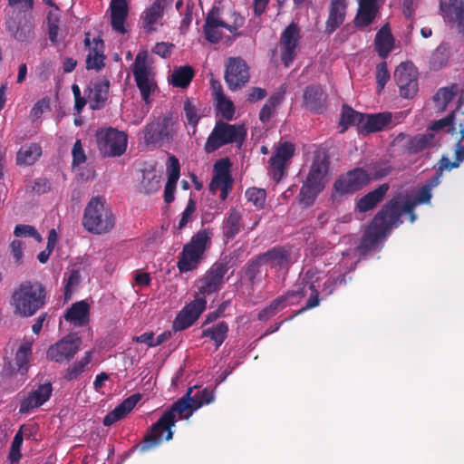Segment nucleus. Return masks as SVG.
Masks as SVG:
<instances>
[{"instance_id":"obj_1","label":"nucleus","mask_w":464,"mask_h":464,"mask_svg":"<svg viewBox=\"0 0 464 464\" xmlns=\"http://www.w3.org/2000/svg\"><path fill=\"white\" fill-rule=\"evenodd\" d=\"M194 388H189L186 395L174 402L148 430L142 443L133 446L128 453L130 454L137 450L145 452L160 446L164 440L167 441L172 440L173 431L171 429L177 421L176 415H179V419H188L197 410L194 409V403L190 400Z\"/></svg>"},{"instance_id":"obj_2","label":"nucleus","mask_w":464,"mask_h":464,"mask_svg":"<svg viewBox=\"0 0 464 464\" xmlns=\"http://www.w3.org/2000/svg\"><path fill=\"white\" fill-rule=\"evenodd\" d=\"M416 206L415 203L410 200L401 205L399 198H392L382 207L372 218L362 237L361 246L366 249L374 247L388 231L402 223L401 217L403 214H407L409 221L413 223L417 219L414 212Z\"/></svg>"},{"instance_id":"obj_3","label":"nucleus","mask_w":464,"mask_h":464,"mask_svg":"<svg viewBox=\"0 0 464 464\" xmlns=\"http://www.w3.org/2000/svg\"><path fill=\"white\" fill-rule=\"evenodd\" d=\"M318 274L314 269H309L305 274L297 281L292 290L287 291L285 294L276 297L270 304V307L277 314L279 311L285 308L287 305H292L298 303L310 292L309 298L299 313L317 307L320 304L319 293H318Z\"/></svg>"},{"instance_id":"obj_4","label":"nucleus","mask_w":464,"mask_h":464,"mask_svg":"<svg viewBox=\"0 0 464 464\" xmlns=\"http://www.w3.org/2000/svg\"><path fill=\"white\" fill-rule=\"evenodd\" d=\"M47 293L39 281L22 282L12 295L14 313L22 317L33 316L46 304Z\"/></svg>"},{"instance_id":"obj_5","label":"nucleus","mask_w":464,"mask_h":464,"mask_svg":"<svg viewBox=\"0 0 464 464\" xmlns=\"http://www.w3.org/2000/svg\"><path fill=\"white\" fill-rule=\"evenodd\" d=\"M83 227L95 235L109 233L115 226V216L101 196L92 197L87 203L82 216Z\"/></svg>"},{"instance_id":"obj_6","label":"nucleus","mask_w":464,"mask_h":464,"mask_svg":"<svg viewBox=\"0 0 464 464\" xmlns=\"http://www.w3.org/2000/svg\"><path fill=\"white\" fill-rule=\"evenodd\" d=\"M211 238L212 232L209 228L200 229L183 246L177 263L180 273L194 270L198 266L205 252L211 246Z\"/></svg>"},{"instance_id":"obj_7","label":"nucleus","mask_w":464,"mask_h":464,"mask_svg":"<svg viewBox=\"0 0 464 464\" xmlns=\"http://www.w3.org/2000/svg\"><path fill=\"white\" fill-rule=\"evenodd\" d=\"M246 136V131L243 125L229 124L218 121L207 139L204 150L209 154L227 144L237 143L241 145Z\"/></svg>"},{"instance_id":"obj_8","label":"nucleus","mask_w":464,"mask_h":464,"mask_svg":"<svg viewBox=\"0 0 464 464\" xmlns=\"http://www.w3.org/2000/svg\"><path fill=\"white\" fill-rule=\"evenodd\" d=\"M132 73L142 100L149 102L150 94L157 88L152 67L148 64L147 52H140L132 63Z\"/></svg>"},{"instance_id":"obj_9","label":"nucleus","mask_w":464,"mask_h":464,"mask_svg":"<svg viewBox=\"0 0 464 464\" xmlns=\"http://www.w3.org/2000/svg\"><path fill=\"white\" fill-rule=\"evenodd\" d=\"M128 137L123 131L108 128L98 131V148L104 157H120L127 149Z\"/></svg>"},{"instance_id":"obj_10","label":"nucleus","mask_w":464,"mask_h":464,"mask_svg":"<svg viewBox=\"0 0 464 464\" xmlns=\"http://www.w3.org/2000/svg\"><path fill=\"white\" fill-rule=\"evenodd\" d=\"M371 182L369 172L363 168H354L342 174L334 183V191L341 195H352Z\"/></svg>"},{"instance_id":"obj_11","label":"nucleus","mask_w":464,"mask_h":464,"mask_svg":"<svg viewBox=\"0 0 464 464\" xmlns=\"http://www.w3.org/2000/svg\"><path fill=\"white\" fill-rule=\"evenodd\" d=\"M394 80L400 94L405 99H412L419 91L418 71L411 63H401L394 71Z\"/></svg>"},{"instance_id":"obj_12","label":"nucleus","mask_w":464,"mask_h":464,"mask_svg":"<svg viewBox=\"0 0 464 464\" xmlns=\"http://www.w3.org/2000/svg\"><path fill=\"white\" fill-rule=\"evenodd\" d=\"M82 340L71 334L51 345L47 350V358L58 363L70 362L80 350Z\"/></svg>"},{"instance_id":"obj_13","label":"nucleus","mask_w":464,"mask_h":464,"mask_svg":"<svg viewBox=\"0 0 464 464\" xmlns=\"http://www.w3.org/2000/svg\"><path fill=\"white\" fill-rule=\"evenodd\" d=\"M230 259L224 257L215 262L205 276L201 279L199 292L203 295H210L220 289L224 284L225 275L229 269Z\"/></svg>"},{"instance_id":"obj_14","label":"nucleus","mask_w":464,"mask_h":464,"mask_svg":"<svg viewBox=\"0 0 464 464\" xmlns=\"http://www.w3.org/2000/svg\"><path fill=\"white\" fill-rule=\"evenodd\" d=\"M225 81L231 91L240 90L249 81V68L240 57L229 58Z\"/></svg>"},{"instance_id":"obj_15","label":"nucleus","mask_w":464,"mask_h":464,"mask_svg":"<svg viewBox=\"0 0 464 464\" xmlns=\"http://www.w3.org/2000/svg\"><path fill=\"white\" fill-rule=\"evenodd\" d=\"M300 39V29L295 23H291L283 31L280 38L281 60L288 67L294 61L296 53L295 49Z\"/></svg>"},{"instance_id":"obj_16","label":"nucleus","mask_w":464,"mask_h":464,"mask_svg":"<svg viewBox=\"0 0 464 464\" xmlns=\"http://www.w3.org/2000/svg\"><path fill=\"white\" fill-rule=\"evenodd\" d=\"M266 268L276 273L288 271L292 265L291 248L285 246H276L260 254Z\"/></svg>"},{"instance_id":"obj_17","label":"nucleus","mask_w":464,"mask_h":464,"mask_svg":"<svg viewBox=\"0 0 464 464\" xmlns=\"http://www.w3.org/2000/svg\"><path fill=\"white\" fill-rule=\"evenodd\" d=\"M206 304L204 298H197L187 304L176 316L172 329L177 332L191 326L206 309Z\"/></svg>"},{"instance_id":"obj_18","label":"nucleus","mask_w":464,"mask_h":464,"mask_svg":"<svg viewBox=\"0 0 464 464\" xmlns=\"http://www.w3.org/2000/svg\"><path fill=\"white\" fill-rule=\"evenodd\" d=\"M6 29L12 37L19 42H30L35 36L34 21L31 14H24L17 17V19L7 21Z\"/></svg>"},{"instance_id":"obj_19","label":"nucleus","mask_w":464,"mask_h":464,"mask_svg":"<svg viewBox=\"0 0 464 464\" xmlns=\"http://www.w3.org/2000/svg\"><path fill=\"white\" fill-rule=\"evenodd\" d=\"M440 10L444 21L455 26L459 34H464V1L440 0Z\"/></svg>"},{"instance_id":"obj_20","label":"nucleus","mask_w":464,"mask_h":464,"mask_svg":"<svg viewBox=\"0 0 464 464\" xmlns=\"http://www.w3.org/2000/svg\"><path fill=\"white\" fill-rule=\"evenodd\" d=\"M53 387L51 383H44L30 392L20 401L19 413L28 414L33 410L41 407L51 397Z\"/></svg>"},{"instance_id":"obj_21","label":"nucleus","mask_w":464,"mask_h":464,"mask_svg":"<svg viewBox=\"0 0 464 464\" xmlns=\"http://www.w3.org/2000/svg\"><path fill=\"white\" fill-rule=\"evenodd\" d=\"M244 227L241 211L235 207L229 208L222 220L220 230L224 243L236 238Z\"/></svg>"},{"instance_id":"obj_22","label":"nucleus","mask_w":464,"mask_h":464,"mask_svg":"<svg viewBox=\"0 0 464 464\" xmlns=\"http://www.w3.org/2000/svg\"><path fill=\"white\" fill-rule=\"evenodd\" d=\"M327 95L319 84H310L303 93V106L314 113H323L326 109Z\"/></svg>"},{"instance_id":"obj_23","label":"nucleus","mask_w":464,"mask_h":464,"mask_svg":"<svg viewBox=\"0 0 464 464\" xmlns=\"http://www.w3.org/2000/svg\"><path fill=\"white\" fill-rule=\"evenodd\" d=\"M84 44L89 48L86 58V68L100 71L104 67V43L101 37L90 39V33L85 34Z\"/></svg>"},{"instance_id":"obj_24","label":"nucleus","mask_w":464,"mask_h":464,"mask_svg":"<svg viewBox=\"0 0 464 464\" xmlns=\"http://www.w3.org/2000/svg\"><path fill=\"white\" fill-rule=\"evenodd\" d=\"M390 189L388 183H382L373 190L363 195L355 202L354 211L366 213L373 210L385 198Z\"/></svg>"},{"instance_id":"obj_25","label":"nucleus","mask_w":464,"mask_h":464,"mask_svg":"<svg viewBox=\"0 0 464 464\" xmlns=\"http://www.w3.org/2000/svg\"><path fill=\"white\" fill-rule=\"evenodd\" d=\"M225 21L220 17V8L214 6L208 14L203 32L205 38L211 44H218L222 39V33L218 29V27L224 28Z\"/></svg>"},{"instance_id":"obj_26","label":"nucleus","mask_w":464,"mask_h":464,"mask_svg":"<svg viewBox=\"0 0 464 464\" xmlns=\"http://www.w3.org/2000/svg\"><path fill=\"white\" fill-rule=\"evenodd\" d=\"M348 0H331L329 5V14L325 22L324 32L332 34L340 25H342L346 17Z\"/></svg>"},{"instance_id":"obj_27","label":"nucleus","mask_w":464,"mask_h":464,"mask_svg":"<svg viewBox=\"0 0 464 464\" xmlns=\"http://www.w3.org/2000/svg\"><path fill=\"white\" fill-rule=\"evenodd\" d=\"M170 119L165 117L161 121L148 124L144 129V141L147 145H155L169 140L171 137L169 130Z\"/></svg>"},{"instance_id":"obj_28","label":"nucleus","mask_w":464,"mask_h":464,"mask_svg":"<svg viewBox=\"0 0 464 464\" xmlns=\"http://www.w3.org/2000/svg\"><path fill=\"white\" fill-rule=\"evenodd\" d=\"M392 114L389 111L364 114L363 123L360 133L367 135L382 131L392 124Z\"/></svg>"},{"instance_id":"obj_29","label":"nucleus","mask_w":464,"mask_h":464,"mask_svg":"<svg viewBox=\"0 0 464 464\" xmlns=\"http://www.w3.org/2000/svg\"><path fill=\"white\" fill-rule=\"evenodd\" d=\"M328 169L329 160L327 157H315L304 182L323 191Z\"/></svg>"},{"instance_id":"obj_30","label":"nucleus","mask_w":464,"mask_h":464,"mask_svg":"<svg viewBox=\"0 0 464 464\" xmlns=\"http://www.w3.org/2000/svg\"><path fill=\"white\" fill-rule=\"evenodd\" d=\"M31 353V347L28 343L20 345L15 353V363L13 365L12 362H7L3 372L5 376H12L17 372L23 376L28 372L29 369V357Z\"/></svg>"},{"instance_id":"obj_31","label":"nucleus","mask_w":464,"mask_h":464,"mask_svg":"<svg viewBox=\"0 0 464 464\" xmlns=\"http://www.w3.org/2000/svg\"><path fill=\"white\" fill-rule=\"evenodd\" d=\"M317 274H319L317 272ZM348 272L339 271L338 273L335 270L330 272L327 276L324 283L320 284V275H318V287L321 288V293L323 295L322 298H325L331 295H333L337 288L346 285V284L352 280L351 276H347ZM320 294V292L318 291Z\"/></svg>"},{"instance_id":"obj_32","label":"nucleus","mask_w":464,"mask_h":464,"mask_svg":"<svg viewBox=\"0 0 464 464\" xmlns=\"http://www.w3.org/2000/svg\"><path fill=\"white\" fill-rule=\"evenodd\" d=\"M141 396L140 393H135L126 398L121 403L115 407L114 410L110 411L102 420L104 426H111L117 421L123 419L136 404L140 401Z\"/></svg>"},{"instance_id":"obj_33","label":"nucleus","mask_w":464,"mask_h":464,"mask_svg":"<svg viewBox=\"0 0 464 464\" xmlns=\"http://www.w3.org/2000/svg\"><path fill=\"white\" fill-rule=\"evenodd\" d=\"M111 24L114 31L125 34L124 26L128 16L129 8L126 0H111L110 4Z\"/></svg>"},{"instance_id":"obj_34","label":"nucleus","mask_w":464,"mask_h":464,"mask_svg":"<svg viewBox=\"0 0 464 464\" xmlns=\"http://www.w3.org/2000/svg\"><path fill=\"white\" fill-rule=\"evenodd\" d=\"M168 180L164 188V201L167 204L174 200V193L176 190V184L180 175V166L178 159L175 156L169 158V164L167 167Z\"/></svg>"},{"instance_id":"obj_35","label":"nucleus","mask_w":464,"mask_h":464,"mask_svg":"<svg viewBox=\"0 0 464 464\" xmlns=\"http://www.w3.org/2000/svg\"><path fill=\"white\" fill-rule=\"evenodd\" d=\"M294 153L295 146L293 143L288 141L281 143L269 160L271 168L282 175L285 163L294 156Z\"/></svg>"},{"instance_id":"obj_36","label":"nucleus","mask_w":464,"mask_h":464,"mask_svg":"<svg viewBox=\"0 0 464 464\" xmlns=\"http://www.w3.org/2000/svg\"><path fill=\"white\" fill-rule=\"evenodd\" d=\"M173 0H154V2L148 7L141 15L143 27L147 31L152 30V25L155 24L160 18L162 17L164 7L169 5Z\"/></svg>"},{"instance_id":"obj_37","label":"nucleus","mask_w":464,"mask_h":464,"mask_svg":"<svg viewBox=\"0 0 464 464\" xmlns=\"http://www.w3.org/2000/svg\"><path fill=\"white\" fill-rule=\"evenodd\" d=\"M394 44V38L392 34L389 24H384L376 34L374 46L382 58H386L392 52Z\"/></svg>"},{"instance_id":"obj_38","label":"nucleus","mask_w":464,"mask_h":464,"mask_svg":"<svg viewBox=\"0 0 464 464\" xmlns=\"http://www.w3.org/2000/svg\"><path fill=\"white\" fill-rule=\"evenodd\" d=\"M90 307L85 301H79L72 304L66 311L64 318L75 325L82 326L89 319Z\"/></svg>"},{"instance_id":"obj_39","label":"nucleus","mask_w":464,"mask_h":464,"mask_svg":"<svg viewBox=\"0 0 464 464\" xmlns=\"http://www.w3.org/2000/svg\"><path fill=\"white\" fill-rule=\"evenodd\" d=\"M266 267L261 255L249 259L243 267L246 278L251 285H255L262 281V270Z\"/></svg>"},{"instance_id":"obj_40","label":"nucleus","mask_w":464,"mask_h":464,"mask_svg":"<svg viewBox=\"0 0 464 464\" xmlns=\"http://www.w3.org/2000/svg\"><path fill=\"white\" fill-rule=\"evenodd\" d=\"M228 330V324L221 321L204 329L201 337L211 339L215 343L216 350H218L227 339Z\"/></svg>"},{"instance_id":"obj_41","label":"nucleus","mask_w":464,"mask_h":464,"mask_svg":"<svg viewBox=\"0 0 464 464\" xmlns=\"http://www.w3.org/2000/svg\"><path fill=\"white\" fill-rule=\"evenodd\" d=\"M42 155V148L37 143H30L20 148L16 156V163L18 165L30 166L33 165Z\"/></svg>"},{"instance_id":"obj_42","label":"nucleus","mask_w":464,"mask_h":464,"mask_svg":"<svg viewBox=\"0 0 464 464\" xmlns=\"http://www.w3.org/2000/svg\"><path fill=\"white\" fill-rule=\"evenodd\" d=\"M183 112L186 123L189 127L188 133L189 136H194L197 133V127L201 119V115L198 114V110L192 98H186L184 101Z\"/></svg>"},{"instance_id":"obj_43","label":"nucleus","mask_w":464,"mask_h":464,"mask_svg":"<svg viewBox=\"0 0 464 464\" xmlns=\"http://www.w3.org/2000/svg\"><path fill=\"white\" fill-rule=\"evenodd\" d=\"M110 82L104 80L94 83L93 89L91 90L89 95L91 108L92 110H98L103 107L105 101L108 97Z\"/></svg>"},{"instance_id":"obj_44","label":"nucleus","mask_w":464,"mask_h":464,"mask_svg":"<svg viewBox=\"0 0 464 464\" xmlns=\"http://www.w3.org/2000/svg\"><path fill=\"white\" fill-rule=\"evenodd\" d=\"M433 140L434 135L431 132L417 134L409 138L405 148L410 153H419L430 147L433 143Z\"/></svg>"},{"instance_id":"obj_45","label":"nucleus","mask_w":464,"mask_h":464,"mask_svg":"<svg viewBox=\"0 0 464 464\" xmlns=\"http://www.w3.org/2000/svg\"><path fill=\"white\" fill-rule=\"evenodd\" d=\"M364 113L356 111L352 107L344 104L343 105L342 115L340 120V125L343 126V131H344L349 125H354L358 128V131H361L362 125L363 123Z\"/></svg>"},{"instance_id":"obj_46","label":"nucleus","mask_w":464,"mask_h":464,"mask_svg":"<svg viewBox=\"0 0 464 464\" xmlns=\"http://www.w3.org/2000/svg\"><path fill=\"white\" fill-rule=\"evenodd\" d=\"M195 71L190 65H183L174 69L171 74V84L174 87L187 88L193 77Z\"/></svg>"},{"instance_id":"obj_47","label":"nucleus","mask_w":464,"mask_h":464,"mask_svg":"<svg viewBox=\"0 0 464 464\" xmlns=\"http://www.w3.org/2000/svg\"><path fill=\"white\" fill-rule=\"evenodd\" d=\"M25 430V425H22L14 437L8 454V459L11 464L18 463L22 458L21 447L24 441V436L26 438L30 437V434H26Z\"/></svg>"},{"instance_id":"obj_48","label":"nucleus","mask_w":464,"mask_h":464,"mask_svg":"<svg viewBox=\"0 0 464 464\" xmlns=\"http://www.w3.org/2000/svg\"><path fill=\"white\" fill-rule=\"evenodd\" d=\"M284 94L285 92H276L268 98L259 112V120L261 122L266 123L270 121L274 111L284 100Z\"/></svg>"},{"instance_id":"obj_49","label":"nucleus","mask_w":464,"mask_h":464,"mask_svg":"<svg viewBox=\"0 0 464 464\" xmlns=\"http://www.w3.org/2000/svg\"><path fill=\"white\" fill-rule=\"evenodd\" d=\"M161 188V176L155 171H147L143 173V179L140 183V191L150 195L157 192Z\"/></svg>"},{"instance_id":"obj_50","label":"nucleus","mask_w":464,"mask_h":464,"mask_svg":"<svg viewBox=\"0 0 464 464\" xmlns=\"http://www.w3.org/2000/svg\"><path fill=\"white\" fill-rule=\"evenodd\" d=\"M91 361L92 352L87 351L81 360L75 362L66 369L63 378L69 382L76 380L84 372L85 367L91 362Z\"/></svg>"},{"instance_id":"obj_51","label":"nucleus","mask_w":464,"mask_h":464,"mask_svg":"<svg viewBox=\"0 0 464 464\" xmlns=\"http://www.w3.org/2000/svg\"><path fill=\"white\" fill-rule=\"evenodd\" d=\"M379 12L359 4V8L354 18V24L358 28H364L370 25Z\"/></svg>"},{"instance_id":"obj_52","label":"nucleus","mask_w":464,"mask_h":464,"mask_svg":"<svg viewBox=\"0 0 464 464\" xmlns=\"http://www.w3.org/2000/svg\"><path fill=\"white\" fill-rule=\"evenodd\" d=\"M449 60V47L445 44H440L431 53L430 58V64L433 70H439Z\"/></svg>"},{"instance_id":"obj_53","label":"nucleus","mask_w":464,"mask_h":464,"mask_svg":"<svg viewBox=\"0 0 464 464\" xmlns=\"http://www.w3.org/2000/svg\"><path fill=\"white\" fill-rule=\"evenodd\" d=\"M455 92L449 88H440L433 96L435 107L439 111L446 110L448 104L453 100Z\"/></svg>"},{"instance_id":"obj_54","label":"nucleus","mask_w":464,"mask_h":464,"mask_svg":"<svg viewBox=\"0 0 464 464\" xmlns=\"http://www.w3.org/2000/svg\"><path fill=\"white\" fill-rule=\"evenodd\" d=\"M220 92H217L218 108L226 120H232L235 114V107L231 101L227 100L222 92V87L219 85Z\"/></svg>"},{"instance_id":"obj_55","label":"nucleus","mask_w":464,"mask_h":464,"mask_svg":"<svg viewBox=\"0 0 464 464\" xmlns=\"http://www.w3.org/2000/svg\"><path fill=\"white\" fill-rule=\"evenodd\" d=\"M213 391L208 388L198 390L196 392L191 393V401L194 403V409H199L204 404H209L214 401Z\"/></svg>"},{"instance_id":"obj_56","label":"nucleus","mask_w":464,"mask_h":464,"mask_svg":"<svg viewBox=\"0 0 464 464\" xmlns=\"http://www.w3.org/2000/svg\"><path fill=\"white\" fill-rule=\"evenodd\" d=\"M245 24V18L234 9L230 10V23L225 22L224 28L231 33L235 37L241 36L242 34L238 32Z\"/></svg>"},{"instance_id":"obj_57","label":"nucleus","mask_w":464,"mask_h":464,"mask_svg":"<svg viewBox=\"0 0 464 464\" xmlns=\"http://www.w3.org/2000/svg\"><path fill=\"white\" fill-rule=\"evenodd\" d=\"M245 195L247 200L252 202L256 208L261 209L264 208L266 198V192L265 189L249 188L246 189Z\"/></svg>"},{"instance_id":"obj_58","label":"nucleus","mask_w":464,"mask_h":464,"mask_svg":"<svg viewBox=\"0 0 464 464\" xmlns=\"http://www.w3.org/2000/svg\"><path fill=\"white\" fill-rule=\"evenodd\" d=\"M320 192L321 190L304 182L299 193L300 203L304 204L305 207L311 206Z\"/></svg>"},{"instance_id":"obj_59","label":"nucleus","mask_w":464,"mask_h":464,"mask_svg":"<svg viewBox=\"0 0 464 464\" xmlns=\"http://www.w3.org/2000/svg\"><path fill=\"white\" fill-rule=\"evenodd\" d=\"M390 72L387 67L386 62H382L376 66V82L378 92H382L390 80Z\"/></svg>"},{"instance_id":"obj_60","label":"nucleus","mask_w":464,"mask_h":464,"mask_svg":"<svg viewBox=\"0 0 464 464\" xmlns=\"http://www.w3.org/2000/svg\"><path fill=\"white\" fill-rule=\"evenodd\" d=\"M454 120H455V112L451 111L445 118L435 121L430 127V130H443L448 127L449 130L453 131V130H455Z\"/></svg>"},{"instance_id":"obj_61","label":"nucleus","mask_w":464,"mask_h":464,"mask_svg":"<svg viewBox=\"0 0 464 464\" xmlns=\"http://www.w3.org/2000/svg\"><path fill=\"white\" fill-rule=\"evenodd\" d=\"M81 282V274L79 270H72L68 278L66 279V284L64 285V297L65 299H70L72 294V288L78 286Z\"/></svg>"},{"instance_id":"obj_62","label":"nucleus","mask_w":464,"mask_h":464,"mask_svg":"<svg viewBox=\"0 0 464 464\" xmlns=\"http://www.w3.org/2000/svg\"><path fill=\"white\" fill-rule=\"evenodd\" d=\"M72 166H79L82 163L85 162L86 160V155L84 152V150L82 148V144L81 140H77L72 150Z\"/></svg>"},{"instance_id":"obj_63","label":"nucleus","mask_w":464,"mask_h":464,"mask_svg":"<svg viewBox=\"0 0 464 464\" xmlns=\"http://www.w3.org/2000/svg\"><path fill=\"white\" fill-rule=\"evenodd\" d=\"M232 187L231 176H213L209 189L215 193L220 188Z\"/></svg>"},{"instance_id":"obj_64","label":"nucleus","mask_w":464,"mask_h":464,"mask_svg":"<svg viewBox=\"0 0 464 464\" xmlns=\"http://www.w3.org/2000/svg\"><path fill=\"white\" fill-rule=\"evenodd\" d=\"M432 194L431 189L423 185L416 193L414 199L411 200L416 205L419 204H428L431 199Z\"/></svg>"}]
</instances>
